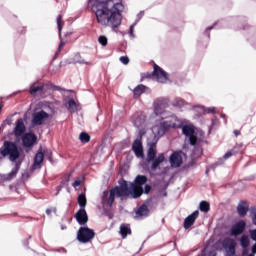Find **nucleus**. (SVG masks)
<instances>
[{
	"mask_svg": "<svg viewBox=\"0 0 256 256\" xmlns=\"http://www.w3.org/2000/svg\"><path fill=\"white\" fill-rule=\"evenodd\" d=\"M248 256H255V254H250V255H248Z\"/></svg>",
	"mask_w": 256,
	"mask_h": 256,
	"instance_id": "8fccbe9b",
	"label": "nucleus"
},
{
	"mask_svg": "<svg viewBox=\"0 0 256 256\" xmlns=\"http://www.w3.org/2000/svg\"><path fill=\"white\" fill-rule=\"evenodd\" d=\"M49 119H51V115L42 110L33 114L32 123L33 125H44Z\"/></svg>",
	"mask_w": 256,
	"mask_h": 256,
	"instance_id": "1a4fd4ad",
	"label": "nucleus"
},
{
	"mask_svg": "<svg viewBox=\"0 0 256 256\" xmlns=\"http://www.w3.org/2000/svg\"><path fill=\"white\" fill-rule=\"evenodd\" d=\"M89 7L95 14L97 23L116 31L121 26L125 10L123 0H89Z\"/></svg>",
	"mask_w": 256,
	"mask_h": 256,
	"instance_id": "f257e3e1",
	"label": "nucleus"
},
{
	"mask_svg": "<svg viewBox=\"0 0 256 256\" xmlns=\"http://www.w3.org/2000/svg\"><path fill=\"white\" fill-rule=\"evenodd\" d=\"M256 254V242L255 244L252 246V255Z\"/></svg>",
	"mask_w": 256,
	"mask_h": 256,
	"instance_id": "49530a36",
	"label": "nucleus"
},
{
	"mask_svg": "<svg viewBox=\"0 0 256 256\" xmlns=\"http://www.w3.org/2000/svg\"><path fill=\"white\" fill-rule=\"evenodd\" d=\"M157 155V147L155 145H151L147 152V161L148 163H151V161L155 160V157Z\"/></svg>",
	"mask_w": 256,
	"mask_h": 256,
	"instance_id": "4be33fe9",
	"label": "nucleus"
},
{
	"mask_svg": "<svg viewBox=\"0 0 256 256\" xmlns=\"http://www.w3.org/2000/svg\"><path fill=\"white\" fill-rule=\"evenodd\" d=\"M4 157H8L9 161L15 163L21 159V150L13 142L5 141L0 148V161Z\"/></svg>",
	"mask_w": 256,
	"mask_h": 256,
	"instance_id": "20e7f679",
	"label": "nucleus"
},
{
	"mask_svg": "<svg viewBox=\"0 0 256 256\" xmlns=\"http://www.w3.org/2000/svg\"><path fill=\"white\" fill-rule=\"evenodd\" d=\"M132 149L136 157H143V145L141 144V140L134 141Z\"/></svg>",
	"mask_w": 256,
	"mask_h": 256,
	"instance_id": "412c9836",
	"label": "nucleus"
},
{
	"mask_svg": "<svg viewBox=\"0 0 256 256\" xmlns=\"http://www.w3.org/2000/svg\"><path fill=\"white\" fill-rule=\"evenodd\" d=\"M98 43H100L102 47H107L108 39L106 38V36H99Z\"/></svg>",
	"mask_w": 256,
	"mask_h": 256,
	"instance_id": "e433bc0d",
	"label": "nucleus"
},
{
	"mask_svg": "<svg viewBox=\"0 0 256 256\" xmlns=\"http://www.w3.org/2000/svg\"><path fill=\"white\" fill-rule=\"evenodd\" d=\"M149 215V209L147 206L143 205L136 211V219H141V217H147Z\"/></svg>",
	"mask_w": 256,
	"mask_h": 256,
	"instance_id": "b1692460",
	"label": "nucleus"
},
{
	"mask_svg": "<svg viewBox=\"0 0 256 256\" xmlns=\"http://www.w3.org/2000/svg\"><path fill=\"white\" fill-rule=\"evenodd\" d=\"M147 183V177L139 175L136 177L134 183H128L125 180L120 181V186L112 188L110 191H104L102 195L103 205L111 207L115 201V197L125 199H137L143 195V185Z\"/></svg>",
	"mask_w": 256,
	"mask_h": 256,
	"instance_id": "f03ea898",
	"label": "nucleus"
},
{
	"mask_svg": "<svg viewBox=\"0 0 256 256\" xmlns=\"http://www.w3.org/2000/svg\"><path fill=\"white\" fill-rule=\"evenodd\" d=\"M145 93V85L140 84L134 89V97H140Z\"/></svg>",
	"mask_w": 256,
	"mask_h": 256,
	"instance_id": "c756f323",
	"label": "nucleus"
},
{
	"mask_svg": "<svg viewBox=\"0 0 256 256\" xmlns=\"http://www.w3.org/2000/svg\"><path fill=\"white\" fill-rule=\"evenodd\" d=\"M235 135H239V132L235 131Z\"/></svg>",
	"mask_w": 256,
	"mask_h": 256,
	"instance_id": "09e8293b",
	"label": "nucleus"
},
{
	"mask_svg": "<svg viewBox=\"0 0 256 256\" xmlns=\"http://www.w3.org/2000/svg\"><path fill=\"white\" fill-rule=\"evenodd\" d=\"M250 219H251L252 223L256 226V207L251 208Z\"/></svg>",
	"mask_w": 256,
	"mask_h": 256,
	"instance_id": "c9c22d12",
	"label": "nucleus"
},
{
	"mask_svg": "<svg viewBox=\"0 0 256 256\" xmlns=\"http://www.w3.org/2000/svg\"><path fill=\"white\" fill-rule=\"evenodd\" d=\"M238 215L240 217H245L249 211V204L245 201H242L237 206Z\"/></svg>",
	"mask_w": 256,
	"mask_h": 256,
	"instance_id": "6ab92c4d",
	"label": "nucleus"
},
{
	"mask_svg": "<svg viewBox=\"0 0 256 256\" xmlns=\"http://www.w3.org/2000/svg\"><path fill=\"white\" fill-rule=\"evenodd\" d=\"M222 245L228 256H235V247L237 245L235 240L226 238L223 240Z\"/></svg>",
	"mask_w": 256,
	"mask_h": 256,
	"instance_id": "f8f14e48",
	"label": "nucleus"
},
{
	"mask_svg": "<svg viewBox=\"0 0 256 256\" xmlns=\"http://www.w3.org/2000/svg\"><path fill=\"white\" fill-rule=\"evenodd\" d=\"M45 91H47V86H35V84H33L30 87L31 95H36V93H40V95H43Z\"/></svg>",
	"mask_w": 256,
	"mask_h": 256,
	"instance_id": "5701e85b",
	"label": "nucleus"
},
{
	"mask_svg": "<svg viewBox=\"0 0 256 256\" xmlns=\"http://www.w3.org/2000/svg\"><path fill=\"white\" fill-rule=\"evenodd\" d=\"M229 157H233V152L232 151H228L226 154H224L223 158L224 159H229Z\"/></svg>",
	"mask_w": 256,
	"mask_h": 256,
	"instance_id": "79ce46f5",
	"label": "nucleus"
},
{
	"mask_svg": "<svg viewBox=\"0 0 256 256\" xmlns=\"http://www.w3.org/2000/svg\"><path fill=\"white\" fill-rule=\"evenodd\" d=\"M135 23L134 24H132L131 26H130V31H129V35H130V37H135V34L133 33V31L135 30Z\"/></svg>",
	"mask_w": 256,
	"mask_h": 256,
	"instance_id": "a19ab883",
	"label": "nucleus"
},
{
	"mask_svg": "<svg viewBox=\"0 0 256 256\" xmlns=\"http://www.w3.org/2000/svg\"><path fill=\"white\" fill-rule=\"evenodd\" d=\"M95 239V231L88 227H81L77 233L79 243H91Z\"/></svg>",
	"mask_w": 256,
	"mask_h": 256,
	"instance_id": "423d86ee",
	"label": "nucleus"
},
{
	"mask_svg": "<svg viewBox=\"0 0 256 256\" xmlns=\"http://www.w3.org/2000/svg\"><path fill=\"white\" fill-rule=\"evenodd\" d=\"M181 163H183V156L181 152H174L170 156V165L171 167H181Z\"/></svg>",
	"mask_w": 256,
	"mask_h": 256,
	"instance_id": "4468645a",
	"label": "nucleus"
},
{
	"mask_svg": "<svg viewBox=\"0 0 256 256\" xmlns=\"http://www.w3.org/2000/svg\"><path fill=\"white\" fill-rule=\"evenodd\" d=\"M172 105L174 107H183L185 105V101L181 98H176L172 101Z\"/></svg>",
	"mask_w": 256,
	"mask_h": 256,
	"instance_id": "473e14b6",
	"label": "nucleus"
},
{
	"mask_svg": "<svg viewBox=\"0 0 256 256\" xmlns=\"http://www.w3.org/2000/svg\"><path fill=\"white\" fill-rule=\"evenodd\" d=\"M67 109L70 111V113H75V111L79 109V105L75 100L71 99L67 103Z\"/></svg>",
	"mask_w": 256,
	"mask_h": 256,
	"instance_id": "c85d7f7f",
	"label": "nucleus"
},
{
	"mask_svg": "<svg viewBox=\"0 0 256 256\" xmlns=\"http://www.w3.org/2000/svg\"><path fill=\"white\" fill-rule=\"evenodd\" d=\"M55 212H56L55 209H47V210H46V213H47L48 215H51V213H55Z\"/></svg>",
	"mask_w": 256,
	"mask_h": 256,
	"instance_id": "a18cd8bd",
	"label": "nucleus"
},
{
	"mask_svg": "<svg viewBox=\"0 0 256 256\" xmlns=\"http://www.w3.org/2000/svg\"><path fill=\"white\" fill-rule=\"evenodd\" d=\"M120 61L123 63V65H129V57L127 56L120 57Z\"/></svg>",
	"mask_w": 256,
	"mask_h": 256,
	"instance_id": "ea45409f",
	"label": "nucleus"
},
{
	"mask_svg": "<svg viewBox=\"0 0 256 256\" xmlns=\"http://www.w3.org/2000/svg\"><path fill=\"white\" fill-rule=\"evenodd\" d=\"M152 79H154V81H157L158 83H165L166 81H169V76L167 75V72H165L163 69H161V67L155 64L152 73Z\"/></svg>",
	"mask_w": 256,
	"mask_h": 256,
	"instance_id": "6e6552de",
	"label": "nucleus"
},
{
	"mask_svg": "<svg viewBox=\"0 0 256 256\" xmlns=\"http://www.w3.org/2000/svg\"><path fill=\"white\" fill-rule=\"evenodd\" d=\"M2 107L0 106V111H1Z\"/></svg>",
	"mask_w": 256,
	"mask_h": 256,
	"instance_id": "3c124183",
	"label": "nucleus"
},
{
	"mask_svg": "<svg viewBox=\"0 0 256 256\" xmlns=\"http://www.w3.org/2000/svg\"><path fill=\"white\" fill-rule=\"evenodd\" d=\"M63 17L61 15H59L57 17V27H58V31H59V37H61V31L63 30V22H62Z\"/></svg>",
	"mask_w": 256,
	"mask_h": 256,
	"instance_id": "72a5a7b5",
	"label": "nucleus"
},
{
	"mask_svg": "<svg viewBox=\"0 0 256 256\" xmlns=\"http://www.w3.org/2000/svg\"><path fill=\"white\" fill-rule=\"evenodd\" d=\"M72 63H79L80 65H93V63H91V62L85 61V59H83V57H81V54H76L73 57Z\"/></svg>",
	"mask_w": 256,
	"mask_h": 256,
	"instance_id": "cd10ccee",
	"label": "nucleus"
},
{
	"mask_svg": "<svg viewBox=\"0 0 256 256\" xmlns=\"http://www.w3.org/2000/svg\"><path fill=\"white\" fill-rule=\"evenodd\" d=\"M78 204L82 209H85V206L87 205V198L85 197V194H80L78 196Z\"/></svg>",
	"mask_w": 256,
	"mask_h": 256,
	"instance_id": "7c9ffc66",
	"label": "nucleus"
},
{
	"mask_svg": "<svg viewBox=\"0 0 256 256\" xmlns=\"http://www.w3.org/2000/svg\"><path fill=\"white\" fill-rule=\"evenodd\" d=\"M133 123L138 129L140 137H143V135L147 133V122L145 121V115L141 114L140 116H134Z\"/></svg>",
	"mask_w": 256,
	"mask_h": 256,
	"instance_id": "0eeeda50",
	"label": "nucleus"
},
{
	"mask_svg": "<svg viewBox=\"0 0 256 256\" xmlns=\"http://www.w3.org/2000/svg\"><path fill=\"white\" fill-rule=\"evenodd\" d=\"M245 229H247V222H245V220H239L232 226L230 235L237 237L238 235H242V233L245 232Z\"/></svg>",
	"mask_w": 256,
	"mask_h": 256,
	"instance_id": "9d476101",
	"label": "nucleus"
},
{
	"mask_svg": "<svg viewBox=\"0 0 256 256\" xmlns=\"http://www.w3.org/2000/svg\"><path fill=\"white\" fill-rule=\"evenodd\" d=\"M76 221L79 223V225H85L89 221V218L87 217V211H85V208H81L75 215Z\"/></svg>",
	"mask_w": 256,
	"mask_h": 256,
	"instance_id": "2eb2a0df",
	"label": "nucleus"
},
{
	"mask_svg": "<svg viewBox=\"0 0 256 256\" xmlns=\"http://www.w3.org/2000/svg\"><path fill=\"white\" fill-rule=\"evenodd\" d=\"M63 47H65V41L61 40L57 53H59V51H61V49H63Z\"/></svg>",
	"mask_w": 256,
	"mask_h": 256,
	"instance_id": "37998d69",
	"label": "nucleus"
},
{
	"mask_svg": "<svg viewBox=\"0 0 256 256\" xmlns=\"http://www.w3.org/2000/svg\"><path fill=\"white\" fill-rule=\"evenodd\" d=\"M169 105V99L158 98L154 102V115L156 116V122L152 127V133L154 137H163L169 129H179L183 127V122L175 115H169L165 111V107Z\"/></svg>",
	"mask_w": 256,
	"mask_h": 256,
	"instance_id": "7ed1b4c3",
	"label": "nucleus"
},
{
	"mask_svg": "<svg viewBox=\"0 0 256 256\" xmlns=\"http://www.w3.org/2000/svg\"><path fill=\"white\" fill-rule=\"evenodd\" d=\"M25 133V122L23 121V118H20L17 120L15 128H14V134L17 137H21Z\"/></svg>",
	"mask_w": 256,
	"mask_h": 256,
	"instance_id": "f3484780",
	"label": "nucleus"
},
{
	"mask_svg": "<svg viewBox=\"0 0 256 256\" xmlns=\"http://www.w3.org/2000/svg\"><path fill=\"white\" fill-rule=\"evenodd\" d=\"M239 242H240L241 247H243V249H247V247H249V245L251 243V239L249 238V236L247 234H243L240 237Z\"/></svg>",
	"mask_w": 256,
	"mask_h": 256,
	"instance_id": "a878e982",
	"label": "nucleus"
},
{
	"mask_svg": "<svg viewBox=\"0 0 256 256\" xmlns=\"http://www.w3.org/2000/svg\"><path fill=\"white\" fill-rule=\"evenodd\" d=\"M149 191H151V186H149V185H146L145 186V189H144V193H149Z\"/></svg>",
	"mask_w": 256,
	"mask_h": 256,
	"instance_id": "c03bdc74",
	"label": "nucleus"
},
{
	"mask_svg": "<svg viewBox=\"0 0 256 256\" xmlns=\"http://www.w3.org/2000/svg\"><path fill=\"white\" fill-rule=\"evenodd\" d=\"M194 111L198 113V115H207V113H217V108L209 107L205 108L204 106H194Z\"/></svg>",
	"mask_w": 256,
	"mask_h": 256,
	"instance_id": "a211bd4d",
	"label": "nucleus"
},
{
	"mask_svg": "<svg viewBox=\"0 0 256 256\" xmlns=\"http://www.w3.org/2000/svg\"><path fill=\"white\" fill-rule=\"evenodd\" d=\"M84 178L83 177H78L74 183L72 184L74 189H77V187H80L81 183H83Z\"/></svg>",
	"mask_w": 256,
	"mask_h": 256,
	"instance_id": "4c0bfd02",
	"label": "nucleus"
},
{
	"mask_svg": "<svg viewBox=\"0 0 256 256\" xmlns=\"http://www.w3.org/2000/svg\"><path fill=\"white\" fill-rule=\"evenodd\" d=\"M197 217H199L198 210L194 211L187 218H185L184 229H189V227H191L195 223V221H197Z\"/></svg>",
	"mask_w": 256,
	"mask_h": 256,
	"instance_id": "dca6fc26",
	"label": "nucleus"
},
{
	"mask_svg": "<svg viewBox=\"0 0 256 256\" xmlns=\"http://www.w3.org/2000/svg\"><path fill=\"white\" fill-rule=\"evenodd\" d=\"M24 147H33L37 143V136L32 133L25 134L22 138Z\"/></svg>",
	"mask_w": 256,
	"mask_h": 256,
	"instance_id": "ddd939ff",
	"label": "nucleus"
},
{
	"mask_svg": "<svg viewBox=\"0 0 256 256\" xmlns=\"http://www.w3.org/2000/svg\"><path fill=\"white\" fill-rule=\"evenodd\" d=\"M183 135L189 141L190 145H197L200 141H203V132L195 129L192 124L184 125L182 127Z\"/></svg>",
	"mask_w": 256,
	"mask_h": 256,
	"instance_id": "39448f33",
	"label": "nucleus"
},
{
	"mask_svg": "<svg viewBox=\"0 0 256 256\" xmlns=\"http://www.w3.org/2000/svg\"><path fill=\"white\" fill-rule=\"evenodd\" d=\"M19 163L15 165L14 168H12L11 172L8 174H0V183H5L7 181H12V179H15L17 177V173H19L21 160H18Z\"/></svg>",
	"mask_w": 256,
	"mask_h": 256,
	"instance_id": "9b49d317",
	"label": "nucleus"
},
{
	"mask_svg": "<svg viewBox=\"0 0 256 256\" xmlns=\"http://www.w3.org/2000/svg\"><path fill=\"white\" fill-rule=\"evenodd\" d=\"M120 235L122 239H125V237H127L128 235H131V227H129V225L127 224H122L120 226Z\"/></svg>",
	"mask_w": 256,
	"mask_h": 256,
	"instance_id": "393cba45",
	"label": "nucleus"
},
{
	"mask_svg": "<svg viewBox=\"0 0 256 256\" xmlns=\"http://www.w3.org/2000/svg\"><path fill=\"white\" fill-rule=\"evenodd\" d=\"M79 139L82 143H89V141H91V136L85 132H82L79 136Z\"/></svg>",
	"mask_w": 256,
	"mask_h": 256,
	"instance_id": "2f4dec72",
	"label": "nucleus"
},
{
	"mask_svg": "<svg viewBox=\"0 0 256 256\" xmlns=\"http://www.w3.org/2000/svg\"><path fill=\"white\" fill-rule=\"evenodd\" d=\"M45 158L43 151L39 150L35 155L33 169H41V164L43 163V159Z\"/></svg>",
	"mask_w": 256,
	"mask_h": 256,
	"instance_id": "aec40b11",
	"label": "nucleus"
},
{
	"mask_svg": "<svg viewBox=\"0 0 256 256\" xmlns=\"http://www.w3.org/2000/svg\"><path fill=\"white\" fill-rule=\"evenodd\" d=\"M249 235H250V238L252 239V241H255L256 243V229H250L248 231Z\"/></svg>",
	"mask_w": 256,
	"mask_h": 256,
	"instance_id": "58836bf2",
	"label": "nucleus"
},
{
	"mask_svg": "<svg viewBox=\"0 0 256 256\" xmlns=\"http://www.w3.org/2000/svg\"><path fill=\"white\" fill-rule=\"evenodd\" d=\"M200 211L207 213L209 211V203L206 201H202L199 206Z\"/></svg>",
	"mask_w": 256,
	"mask_h": 256,
	"instance_id": "f704fd0d",
	"label": "nucleus"
},
{
	"mask_svg": "<svg viewBox=\"0 0 256 256\" xmlns=\"http://www.w3.org/2000/svg\"><path fill=\"white\" fill-rule=\"evenodd\" d=\"M152 169L155 170L157 169V167H159V165L161 163H163V161H165V155L163 153L159 154L157 158H155L154 160H152Z\"/></svg>",
	"mask_w": 256,
	"mask_h": 256,
	"instance_id": "bb28decb",
	"label": "nucleus"
},
{
	"mask_svg": "<svg viewBox=\"0 0 256 256\" xmlns=\"http://www.w3.org/2000/svg\"><path fill=\"white\" fill-rule=\"evenodd\" d=\"M57 189H58V191H57L56 195H59V191H61V186H59Z\"/></svg>",
	"mask_w": 256,
	"mask_h": 256,
	"instance_id": "de8ad7c7",
	"label": "nucleus"
}]
</instances>
